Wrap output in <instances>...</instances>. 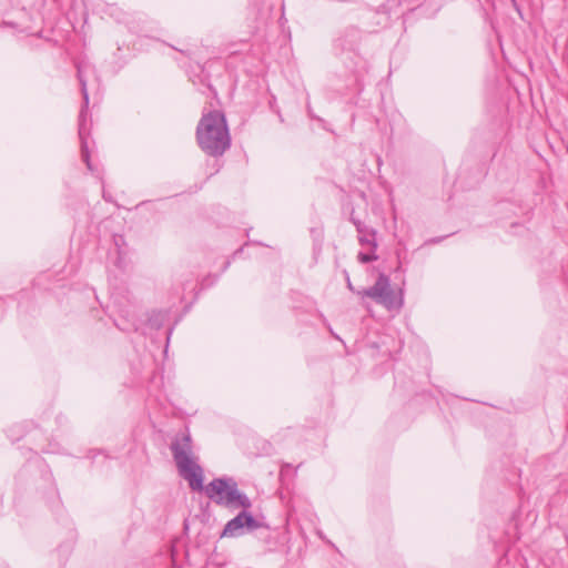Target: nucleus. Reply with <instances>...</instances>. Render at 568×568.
Here are the masks:
<instances>
[{
    "label": "nucleus",
    "mask_w": 568,
    "mask_h": 568,
    "mask_svg": "<svg viewBox=\"0 0 568 568\" xmlns=\"http://www.w3.org/2000/svg\"><path fill=\"white\" fill-rule=\"evenodd\" d=\"M171 452L180 476L189 483L194 491L204 490L207 498L224 507H252L251 499L237 488L233 478H214L203 486V468L193 458L192 440L189 434L176 437L171 444Z\"/></svg>",
    "instance_id": "f257e3e1"
},
{
    "label": "nucleus",
    "mask_w": 568,
    "mask_h": 568,
    "mask_svg": "<svg viewBox=\"0 0 568 568\" xmlns=\"http://www.w3.org/2000/svg\"><path fill=\"white\" fill-rule=\"evenodd\" d=\"M349 220L356 227V231L358 233L357 240H358L359 244L362 246L367 247L371 251H376L378 247L376 230L366 225L362 221L355 219L353 213L351 214Z\"/></svg>",
    "instance_id": "20e7f679"
},
{
    "label": "nucleus",
    "mask_w": 568,
    "mask_h": 568,
    "mask_svg": "<svg viewBox=\"0 0 568 568\" xmlns=\"http://www.w3.org/2000/svg\"><path fill=\"white\" fill-rule=\"evenodd\" d=\"M347 287L356 293L362 298L368 297L376 302L377 304L383 305L388 311L390 310H399L403 306V295L402 293H397L390 286L389 277L381 273L377 277L375 284L368 288L355 291L353 284L351 283L349 277L346 278Z\"/></svg>",
    "instance_id": "7ed1b4c3"
},
{
    "label": "nucleus",
    "mask_w": 568,
    "mask_h": 568,
    "mask_svg": "<svg viewBox=\"0 0 568 568\" xmlns=\"http://www.w3.org/2000/svg\"><path fill=\"white\" fill-rule=\"evenodd\" d=\"M368 253L359 252L357 254V260L362 264L371 263L378 260V255L376 254V251L368 250Z\"/></svg>",
    "instance_id": "6e6552de"
},
{
    "label": "nucleus",
    "mask_w": 568,
    "mask_h": 568,
    "mask_svg": "<svg viewBox=\"0 0 568 568\" xmlns=\"http://www.w3.org/2000/svg\"><path fill=\"white\" fill-rule=\"evenodd\" d=\"M196 141L210 156H221L231 146V135L223 112L213 110L203 113L196 126Z\"/></svg>",
    "instance_id": "f03ea898"
},
{
    "label": "nucleus",
    "mask_w": 568,
    "mask_h": 568,
    "mask_svg": "<svg viewBox=\"0 0 568 568\" xmlns=\"http://www.w3.org/2000/svg\"><path fill=\"white\" fill-rule=\"evenodd\" d=\"M210 90L213 92L214 95H216V91L210 85Z\"/></svg>",
    "instance_id": "9d476101"
},
{
    "label": "nucleus",
    "mask_w": 568,
    "mask_h": 568,
    "mask_svg": "<svg viewBox=\"0 0 568 568\" xmlns=\"http://www.w3.org/2000/svg\"><path fill=\"white\" fill-rule=\"evenodd\" d=\"M83 110L81 111V114H80V124H79V136H80V140H81V158L82 160L85 162L88 169L90 171H92V165H91V161H90V152H89V148H88V141H87V138H85V128H84V123H83Z\"/></svg>",
    "instance_id": "423d86ee"
},
{
    "label": "nucleus",
    "mask_w": 568,
    "mask_h": 568,
    "mask_svg": "<svg viewBox=\"0 0 568 568\" xmlns=\"http://www.w3.org/2000/svg\"><path fill=\"white\" fill-rule=\"evenodd\" d=\"M78 78H79V81H80V84H81V92H82V95H83L84 105L87 106L88 103H89V93H88V89H87V81L82 77V73H81L80 70L78 71Z\"/></svg>",
    "instance_id": "1a4fd4ad"
},
{
    "label": "nucleus",
    "mask_w": 568,
    "mask_h": 568,
    "mask_svg": "<svg viewBox=\"0 0 568 568\" xmlns=\"http://www.w3.org/2000/svg\"><path fill=\"white\" fill-rule=\"evenodd\" d=\"M245 529L243 520V510L239 513L234 518L229 520L224 526L221 537H237L243 535Z\"/></svg>",
    "instance_id": "39448f33"
},
{
    "label": "nucleus",
    "mask_w": 568,
    "mask_h": 568,
    "mask_svg": "<svg viewBox=\"0 0 568 568\" xmlns=\"http://www.w3.org/2000/svg\"><path fill=\"white\" fill-rule=\"evenodd\" d=\"M243 520H244L245 529L247 531H254V530H257L261 528H267V526L264 523L254 518L252 516V514L247 513L246 509H244V508H243Z\"/></svg>",
    "instance_id": "0eeeda50"
}]
</instances>
